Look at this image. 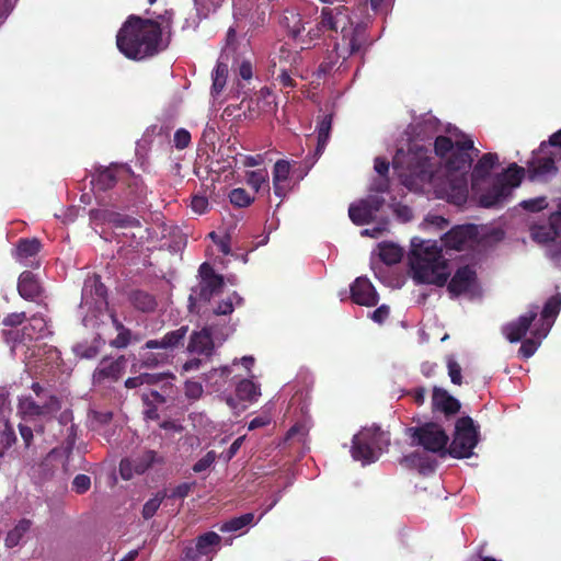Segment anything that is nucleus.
I'll use <instances>...</instances> for the list:
<instances>
[{"mask_svg":"<svg viewBox=\"0 0 561 561\" xmlns=\"http://www.w3.org/2000/svg\"><path fill=\"white\" fill-rule=\"evenodd\" d=\"M530 234L539 243H547L561 238V199L557 204V209L550 214L548 222L531 226Z\"/></svg>","mask_w":561,"mask_h":561,"instance_id":"nucleus-11","label":"nucleus"},{"mask_svg":"<svg viewBox=\"0 0 561 561\" xmlns=\"http://www.w3.org/2000/svg\"><path fill=\"white\" fill-rule=\"evenodd\" d=\"M298 57L299 56H298L297 51H293L284 45L280 46L278 55H277L279 64L285 62V64H288L289 66H293L294 64H296Z\"/></svg>","mask_w":561,"mask_h":561,"instance_id":"nucleus-59","label":"nucleus"},{"mask_svg":"<svg viewBox=\"0 0 561 561\" xmlns=\"http://www.w3.org/2000/svg\"><path fill=\"white\" fill-rule=\"evenodd\" d=\"M510 197L507 187L494 180L492 186L479 196V205L484 208H500Z\"/></svg>","mask_w":561,"mask_h":561,"instance_id":"nucleus-19","label":"nucleus"},{"mask_svg":"<svg viewBox=\"0 0 561 561\" xmlns=\"http://www.w3.org/2000/svg\"><path fill=\"white\" fill-rule=\"evenodd\" d=\"M139 356V367L146 369H153L167 365L173 358V354H169L164 350H157V352H153V350L141 348Z\"/></svg>","mask_w":561,"mask_h":561,"instance_id":"nucleus-25","label":"nucleus"},{"mask_svg":"<svg viewBox=\"0 0 561 561\" xmlns=\"http://www.w3.org/2000/svg\"><path fill=\"white\" fill-rule=\"evenodd\" d=\"M448 375L454 385L460 386L462 382L461 376V367L460 365L453 358H448L447 360Z\"/></svg>","mask_w":561,"mask_h":561,"instance_id":"nucleus-56","label":"nucleus"},{"mask_svg":"<svg viewBox=\"0 0 561 561\" xmlns=\"http://www.w3.org/2000/svg\"><path fill=\"white\" fill-rule=\"evenodd\" d=\"M327 31L341 33V43L343 46H347V55H343V61L355 54H365L371 45L367 24L364 22L354 23L350 15V9L342 4L323 7L317 26L310 28L308 35L313 39L320 37L321 33Z\"/></svg>","mask_w":561,"mask_h":561,"instance_id":"nucleus-3","label":"nucleus"},{"mask_svg":"<svg viewBox=\"0 0 561 561\" xmlns=\"http://www.w3.org/2000/svg\"><path fill=\"white\" fill-rule=\"evenodd\" d=\"M409 265L413 280H448L453 273L449 261L436 241L414 237L411 240Z\"/></svg>","mask_w":561,"mask_h":561,"instance_id":"nucleus-5","label":"nucleus"},{"mask_svg":"<svg viewBox=\"0 0 561 561\" xmlns=\"http://www.w3.org/2000/svg\"><path fill=\"white\" fill-rule=\"evenodd\" d=\"M183 561H209V559H203L196 545H191L183 550Z\"/></svg>","mask_w":561,"mask_h":561,"instance_id":"nucleus-64","label":"nucleus"},{"mask_svg":"<svg viewBox=\"0 0 561 561\" xmlns=\"http://www.w3.org/2000/svg\"><path fill=\"white\" fill-rule=\"evenodd\" d=\"M72 491L77 494H84L91 488V478L88 474H77L72 480Z\"/></svg>","mask_w":561,"mask_h":561,"instance_id":"nucleus-53","label":"nucleus"},{"mask_svg":"<svg viewBox=\"0 0 561 561\" xmlns=\"http://www.w3.org/2000/svg\"><path fill=\"white\" fill-rule=\"evenodd\" d=\"M499 162V157L496 153H484L476 163L472 170V179L473 180H484L490 175V172L494 169V167Z\"/></svg>","mask_w":561,"mask_h":561,"instance_id":"nucleus-31","label":"nucleus"},{"mask_svg":"<svg viewBox=\"0 0 561 561\" xmlns=\"http://www.w3.org/2000/svg\"><path fill=\"white\" fill-rule=\"evenodd\" d=\"M221 538L215 531H207L198 536L195 540V545L203 559H209L210 554L215 552L216 547L220 545Z\"/></svg>","mask_w":561,"mask_h":561,"instance_id":"nucleus-29","label":"nucleus"},{"mask_svg":"<svg viewBox=\"0 0 561 561\" xmlns=\"http://www.w3.org/2000/svg\"><path fill=\"white\" fill-rule=\"evenodd\" d=\"M421 285H435L437 287L446 286L450 298L463 297L473 300L482 296L480 283H420Z\"/></svg>","mask_w":561,"mask_h":561,"instance_id":"nucleus-17","label":"nucleus"},{"mask_svg":"<svg viewBox=\"0 0 561 561\" xmlns=\"http://www.w3.org/2000/svg\"><path fill=\"white\" fill-rule=\"evenodd\" d=\"M131 331L127 328L124 331L117 333L116 337L110 342V345L114 348H126L131 342Z\"/></svg>","mask_w":561,"mask_h":561,"instance_id":"nucleus-54","label":"nucleus"},{"mask_svg":"<svg viewBox=\"0 0 561 561\" xmlns=\"http://www.w3.org/2000/svg\"><path fill=\"white\" fill-rule=\"evenodd\" d=\"M369 435V432H366L364 428L358 434H356L352 440V457L355 460L362 461L363 465L375 462L378 458V455L373 449L371 445H369V442H367Z\"/></svg>","mask_w":561,"mask_h":561,"instance_id":"nucleus-16","label":"nucleus"},{"mask_svg":"<svg viewBox=\"0 0 561 561\" xmlns=\"http://www.w3.org/2000/svg\"><path fill=\"white\" fill-rule=\"evenodd\" d=\"M403 256L402 249L391 242H383L379 244V257L387 265H393L401 261Z\"/></svg>","mask_w":561,"mask_h":561,"instance_id":"nucleus-35","label":"nucleus"},{"mask_svg":"<svg viewBox=\"0 0 561 561\" xmlns=\"http://www.w3.org/2000/svg\"><path fill=\"white\" fill-rule=\"evenodd\" d=\"M31 389L38 400L31 396L19 399L18 409L24 416L51 419L61 409V400L39 382H33Z\"/></svg>","mask_w":561,"mask_h":561,"instance_id":"nucleus-7","label":"nucleus"},{"mask_svg":"<svg viewBox=\"0 0 561 561\" xmlns=\"http://www.w3.org/2000/svg\"><path fill=\"white\" fill-rule=\"evenodd\" d=\"M193 486H194V483L183 482V483L176 485L174 489H172V491L169 494H167V497L184 499L190 494Z\"/></svg>","mask_w":561,"mask_h":561,"instance_id":"nucleus-62","label":"nucleus"},{"mask_svg":"<svg viewBox=\"0 0 561 561\" xmlns=\"http://www.w3.org/2000/svg\"><path fill=\"white\" fill-rule=\"evenodd\" d=\"M366 432H369V437L375 436V447L378 453H382L390 445V434L388 432H383L379 426H373L369 428H365Z\"/></svg>","mask_w":561,"mask_h":561,"instance_id":"nucleus-43","label":"nucleus"},{"mask_svg":"<svg viewBox=\"0 0 561 561\" xmlns=\"http://www.w3.org/2000/svg\"><path fill=\"white\" fill-rule=\"evenodd\" d=\"M348 216L350 219L357 226L367 225L375 219L363 199H360L357 204H352L350 206Z\"/></svg>","mask_w":561,"mask_h":561,"instance_id":"nucleus-33","label":"nucleus"},{"mask_svg":"<svg viewBox=\"0 0 561 561\" xmlns=\"http://www.w3.org/2000/svg\"><path fill=\"white\" fill-rule=\"evenodd\" d=\"M88 291L95 296V304H106L107 288L104 283H92L90 286L85 284L84 287L82 288V295L85 296Z\"/></svg>","mask_w":561,"mask_h":561,"instance_id":"nucleus-48","label":"nucleus"},{"mask_svg":"<svg viewBox=\"0 0 561 561\" xmlns=\"http://www.w3.org/2000/svg\"><path fill=\"white\" fill-rule=\"evenodd\" d=\"M89 217L91 221L95 224H108L116 229H133L141 227V222L138 218L107 208L91 209L89 211Z\"/></svg>","mask_w":561,"mask_h":561,"instance_id":"nucleus-10","label":"nucleus"},{"mask_svg":"<svg viewBox=\"0 0 561 561\" xmlns=\"http://www.w3.org/2000/svg\"><path fill=\"white\" fill-rule=\"evenodd\" d=\"M173 391V383L170 381H165L161 385L160 390L150 389L141 394V400L144 404H149V402H153L154 404H163L167 402V398L171 396Z\"/></svg>","mask_w":561,"mask_h":561,"instance_id":"nucleus-32","label":"nucleus"},{"mask_svg":"<svg viewBox=\"0 0 561 561\" xmlns=\"http://www.w3.org/2000/svg\"><path fill=\"white\" fill-rule=\"evenodd\" d=\"M165 497H167L165 492H158L153 497L149 499L144 504L142 512H141L142 517L145 519H150L151 517H153Z\"/></svg>","mask_w":561,"mask_h":561,"instance_id":"nucleus-45","label":"nucleus"},{"mask_svg":"<svg viewBox=\"0 0 561 561\" xmlns=\"http://www.w3.org/2000/svg\"><path fill=\"white\" fill-rule=\"evenodd\" d=\"M18 291L24 300L37 305L44 304L46 299L45 290L39 283H18Z\"/></svg>","mask_w":561,"mask_h":561,"instance_id":"nucleus-30","label":"nucleus"},{"mask_svg":"<svg viewBox=\"0 0 561 561\" xmlns=\"http://www.w3.org/2000/svg\"><path fill=\"white\" fill-rule=\"evenodd\" d=\"M474 232L472 225L455 226L443 236L442 241L447 249L461 250L474 237Z\"/></svg>","mask_w":561,"mask_h":561,"instance_id":"nucleus-18","label":"nucleus"},{"mask_svg":"<svg viewBox=\"0 0 561 561\" xmlns=\"http://www.w3.org/2000/svg\"><path fill=\"white\" fill-rule=\"evenodd\" d=\"M157 460V453L153 450H147L144 454L131 458L133 469L136 474L145 473Z\"/></svg>","mask_w":561,"mask_h":561,"instance_id":"nucleus-39","label":"nucleus"},{"mask_svg":"<svg viewBox=\"0 0 561 561\" xmlns=\"http://www.w3.org/2000/svg\"><path fill=\"white\" fill-rule=\"evenodd\" d=\"M117 173L118 168L116 167L99 169L93 175L91 183L95 190L105 192L113 188L117 183Z\"/></svg>","mask_w":561,"mask_h":561,"instance_id":"nucleus-27","label":"nucleus"},{"mask_svg":"<svg viewBox=\"0 0 561 561\" xmlns=\"http://www.w3.org/2000/svg\"><path fill=\"white\" fill-rule=\"evenodd\" d=\"M16 440V435L12 425L4 421L0 430V457L3 456L4 451L10 448Z\"/></svg>","mask_w":561,"mask_h":561,"instance_id":"nucleus-42","label":"nucleus"},{"mask_svg":"<svg viewBox=\"0 0 561 561\" xmlns=\"http://www.w3.org/2000/svg\"><path fill=\"white\" fill-rule=\"evenodd\" d=\"M479 442V428L470 416L457 420L453 440L447 447V454L453 458H469Z\"/></svg>","mask_w":561,"mask_h":561,"instance_id":"nucleus-9","label":"nucleus"},{"mask_svg":"<svg viewBox=\"0 0 561 561\" xmlns=\"http://www.w3.org/2000/svg\"><path fill=\"white\" fill-rule=\"evenodd\" d=\"M126 362L124 355L118 356L111 363H107V359L103 358L100 366L93 373V382L102 383L105 380L117 381L125 370Z\"/></svg>","mask_w":561,"mask_h":561,"instance_id":"nucleus-14","label":"nucleus"},{"mask_svg":"<svg viewBox=\"0 0 561 561\" xmlns=\"http://www.w3.org/2000/svg\"><path fill=\"white\" fill-rule=\"evenodd\" d=\"M225 283H198L192 288L188 297L190 306H196L210 301L215 296L222 293Z\"/></svg>","mask_w":561,"mask_h":561,"instance_id":"nucleus-23","label":"nucleus"},{"mask_svg":"<svg viewBox=\"0 0 561 561\" xmlns=\"http://www.w3.org/2000/svg\"><path fill=\"white\" fill-rule=\"evenodd\" d=\"M215 460L216 454L214 450H210L194 463L193 471L196 473L203 472L207 470L215 462Z\"/></svg>","mask_w":561,"mask_h":561,"instance_id":"nucleus-55","label":"nucleus"},{"mask_svg":"<svg viewBox=\"0 0 561 561\" xmlns=\"http://www.w3.org/2000/svg\"><path fill=\"white\" fill-rule=\"evenodd\" d=\"M332 127V115L328 114L322 117L320 123L318 124V145L317 151H322L329 140L330 131Z\"/></svg>","mask_w":561,"mask_h":561,"instance_id":"nucleus-41","label":"nucleus"},{"mask_svg":"<svg viewBox=\"0 0 561 561\" xmlns=\"http://www.w3.org/2000/svg\"><path fill=\"white\" fill-rule=\"evenodd\" d=\"M198 273L202 278L201 280H224V277L216 274L213 266L207 262L199 266Z\"/></svg>","mask_w":561,"mask_h":561,"instance_id":"nucleus-61","label":"nucleus"},{"mask_svg":"<svg viewBox=\"0 0 561 561\" xmlns=\"http://www.w3.org/2000/svg\"><path fill=\"white\" fill-rule=\"evenodd\" d=\"M525 176V169L516 163H512L502 173L497 174L495 181L507 187V192L512 196V190L519 186Z\"/></svg>","mask_w":561,"mask_h":561,"instance_id":"nucleus-26","label":"nucleus"},{"mask_svg":"<svg viewBox=\"0 0 561 561\" xmlns=\"http://www.w3.org/2000/svg\"><path fill=\"white\" fill-rule=\"evenodd\" d=\"M208 199L205 196L195 195L192 198L191 207L194 213L202 215L205 214L208 209Z\"/></svg>","mask_w":561,"mask_h":561,"instance_id":"nucleus-63","label":"nucleus"},{"mask_svg":"<svg viewBox=\"0 0 561 561\" xmlns=\"http://www.w3.org/2000/svg\"><path fill=\"white\" fill-rule=\"evenodd\" d=\"M104 340L100 335L93 339L91 343H79L75 347L76 354L81 358L91 359L99 355L101 347L104 345Z\"/></svg>","mask_w":561,"mask_h":561,"instance_id":"nucleus-37","label":"nucleus"},{"mask_svg":"<svg viewBox=\"0 0 561 561\" xmlns=\"http://www.w3.org/2000/svg\"><path fill=\"white\" fill-rule=\"evenodd\" d=\"M188 332L187 325H182L176 330L167 332L161 339L148 340L142 350H164L172 354L174 350L184 345L186 334Z\"/></svg>","mask_w":561,"mask_h":561,"instance_id":"nucleus-12","label":"nucleus"},{"mask_svg":"<svg viewBox=\"0 0 561 561\" xmlns=\"http://www.w3.org/2000/svg\"><path fill=\"white\" fill-rule=\"evenodd\" d=\"M267 181V171L260 169L256 171L247 172V183L255 191L259 192L262 184Z\"/></svg>","mask_w":561,"mask_h":561,"instance_id":"nucleus-50","label":"nucleus"},{"mask_svg":"<svg viewBox=\"0 0 561 561\" xmlns=\"http://www.w3.org/2000/svg\"><path fill=\"white\" fill-rule=\"evenodd\" d=\"M473 149V140L468 136H462L457 141L447 136H437L434 141V151L445 160L446 172L449 173L467 175L473 161L470 154Z\"/></svg>","mask_w":561,"mask_h":561,"instance_id":"nucleus-6","label":"nucleus"},{"mask_svg":"<svg viewBox=\"0 0 561 561\" xmlns=\"http://www.w3.org/2000/svg\"><path fill=\"white\" fill-rule=\"evenodd\" d=\"M392 165L394 170L402 169L399 175L402 179V183L410 190L430 183L433 185L438 198H445L458 206L467 201V175L446 172L442 178L436 176L430 150L423 146L410 145L407 152L399 149L393 157Z\"/></svg>","mask_w":561,"mask_h":561,"instance_id":"nucleus-1","label":"nucleus"},{"mask_svg":"<svg viewBox=\"0 0 561 561\" xmlns=\"http://www.w3.org/2000/svg\"><path fill=\"white\" fill-rule=\"evenodd\" d=\"M254 520V514L253 513H245L238 517H232L229 520L225 522L220 526V531L222 533H231V531H238L242 528L253 524Z\"/></svg>","mask_w":561,"mask_h":561,"instance_id":"nucleus-38","label":"nucleus"},{"mask_svg":"<svg viewBox=\"0 0 561 561\" xmlns=\"http://www.w3.org/2000/svg\"><path fill=\"white\" fill-rule=\"evenodd\" d=\"M141 378H142L144 386H157L159 383L162 385L163 382L169 381V379L173 378V375L171 373H159V374L142 373Z\"/></svg>","mask_w":561,"mask_h":561,"instance_id":"nucleus-51","label":"nucleus"},{"mask_svg":"<svg viewBox=\"0 0 561 561\" xmlns=\"http://www.w3.org/2000/svg\"><path fill=\"white\" fill-rule=\"evenodd\" d=\"M477 279V264L469 263L461 266H458L454 276L448 280H476Z\"/></svg>","mask_w":561,"mask_h":561,"instance_id":"nucleus-47","label":"nucleus"},{"mask_svg":"<svg viewBox=\"0 0 561 561\" xmlns=\"http://www.w3.org/2000/svg\"><path fill=\"white\" fill-rule=\"evenodd\" d=\"M560 310L561 294L557 293L547 299L540 312L539 306L531 305L526 313L503 325L502 333L511 343L522 342L518 354L527 359L548 335Z\"/></svg>","mask_w":561,"mask_h":561,"instance_id":"nucleus-2","label":"nucleus"},{"mask_svg":"<svg viewBox=\"0 0 561 561\" xmlns=\"http://www.w3.org/2000/svg\"><path fill=\"white\" fill-rule=\"evenodd\" d=\"M230 203L237 207H248L254 201V196L250 195L244 188H233L229 193Z\"/></svg>","mask_w":561,"mask_h":561,"instance_id":"nucleus-46","label":"nucleus"},{"mask_svg":"<svg viewBox=\"0 0 561 561\" xmlns=\"http://www.w3.org/2000/svg\"><path fill=\"white\" fill-rule=\"evenodd\" d=\"M162 28L159 22L131 14L116 35L118 50L128 59L142 60L162 48Z\"/></svg>","mask_w":561,"mask_h":561,"instance_id":"nucleus-4","label":"nucleus"},{"mask_svg":"<svg viewBox=\"0 0 561 561\" xmlns=\"http://www.w3.org/2000/svg\"><path fill=\"white\" fill-rule=\"evenodd\" d=\"M42 250V243L37 238H21L16 242L14 257L22 264L34 266V261ZM35 267H39V262H35Z\"/></svg>","mask_w":561,"mask_h":561,"instance_id":"nucleus-15","label":"nucleus"},{"mask_svg":"<svg viewBox=\"0 0 561 561\" xmlns=\"http://www.w3.org/2000/svg\"><path fill=\"white\" fill-rule=\"evenodd\" d=\"M184 392L188 399L197 400L203 394V386L197 381L188 380L184 385Z\"/></svg>","mask_w":561,"mask_h":561,"instance_id":"nucleus-58","label":"nucleus"},{"mask_svg":"<svg viewBox=\"0 0 561 561\" xmlns=\"http://www.w3.org/2000/svg\"><path fill=\"white\" fill-rule=\"evenodd\" d=\"M352 301L360 306H376L379 300L373 283H351Z\"/></svg>","mask_w":561,"mask_h":561,"instance_id":"nucleus-22","label":"nucleus"},{"mask_svg":"<svg viewBox=\"0 0 561 561\" xmlns=\"http://www.w3.org/2000/svg\"><path fill=\"white\" fill-rule=\"evenodd\" d=\"M400 463L408 469H417L423 474L434 472L436 467L434 459L420 451H413L403 456Z\"/></svg>","mask_w":561,"mask_h":561,"instance_id":"nucleus-24","label":"nucleus"},{"mask_svg":"<svg viewBox=\"0 0 561 561\" xmlns=\"http://www.w3.org/2000/svg\"><path fill=\"white\" fill-rule=\"evenodd\" d=\"M173 141H174L175 148L179 150H183V149L187 148L188 145L191 144L190 131L184 128L178 129L174 134Z\"/></svg>","mask_w":561,"mask_h":561,"instance_id":"nucleus-57","label":"nucleus"},{"mask_svg":"<svg viewBox=\"0 0 561 561\" xmlns=\"http://www.w3.org/2000/svg\"><path fill=\"white\" fill-rule=\"evenodd\" d=\"M227 65L219 62L216 66V69L213 73V85H211V92L213 94H219L222 89L226 85V78H227Z\"/></svg>","mask_w":561,"mask_h":561,"instance_id":"nucleus-44","label":"nucleus"},{"mask_svg":"<svg viewBox=\"0 0 561 561\" xmlns=\"http://www.w3.org/2000/svg\"><path fill=\"white\" fill-rule=\"evenodd\" d=\"M237 397L240 400L253 402L261 396L260 386L250 379H242L236 388Z\"/></svg>","mask_w":561,"mask_h":561,"instance_id":"nucleus-36","label":"nucleus"},{"mask_svg":"<svg viewBox=\"0 0 561 561\" xmlns=\"http://www.w3.org/2000/svg\"><path fill=\"white\" fill-rule=\"evenodd\" d=\"M290 173V164L286 160H278L274 164L273 180L288 182Z\"/></svg>","mask_w":561,"mask_h":561,"instance_id":"nucleus-52","label":"nucleus"},{"mask_svg":"<svg viewBox=\"0 0 561 561\" xmlns=\"http://www.w3.org/2000/svg\"><path fill=\"white\" fill-rule=\"evenodd\" d=\"M214 347L215 345L211 333L208 329L204 328L201 331H194L191 334L187 352L210 356L214 352Z\"/></svg>","mask_w":561,"mask_h":561,"instance_id":"nucleus-20","label":"nucleus"},{"mask_svg":"<svg viewBox=\"0 0 561 561\" xmlns=\"http://www.w3.org/2000/svg\"><path fill=\"white\" fill-rule=\"evenodd\" d=\"M363 201L366 203L374 217H376V214L383 207L386 203L385 198L379 195H369Z\"/></svg>","mask_w":561,"mask_h":561,"instance_id":"nucleus-60","label":"nucleus"},{"mask_svg":"<svg viewBox=\"0 0 561 561\" xmlns=\"http://www.w3.org/2000/svg\"><path fill=\"white\" fill-rule=\"evenodd\" d=\"M31 520L22 519L19 524L8 533L5 538V546L9 548H13L19 545L20 540L23 536L30 530Z\"/></svg>","mask_w":561,"mask_h":561,"instance_id":"nucleus-40","label":"nucleus"},{"mask_svg":"<svg viewBox=\"0 0 561 561\" xmlns=\"http://www.w3.org/2000/svg\"><path fill=\"white\" fill-rule=\"evenodd\" d=\"M433 410L443 412L446 416L455 415L460 410V402L447 390L435 387L432 396Z\"/></svg>","mask_w":561,"mask_h":561,"instance_id":"nucleus-21","label":"nucleus"},{"mask_svg":"<svg viewBox=\"0 0 561 561\" xmlns=\"http://www.w3.org/2000/svg\"><path fill=\"white\" fill-rule=\"evenodd\" d=\"M548 201L546 196H538L535 198L525 199L519 203V206L530 213H538L548 207Z\"/></svg>","mask_w":561,"mask_h":561,"instance_id":"nucleus-49","label":"nucleus"},{"mask_svg":"<svg viewBox=\"0 0 561 561\" xmlns=\"http://www.w3.org/2000/svg\"><path fill=\"white\" fill-rule=\"evenodd\" d=\"M128 300L135 309L141 312H153L158 305L154 295L140 289L131 290Z\"/></svg>","mask_w":561,"mask_h":561,"instance_id":"nucleus-28","label":"nucleus"},{"mask_svg":"<svg viewBox=\"0 0 561 561\" xmlns=\"http://www.w3.org/2000/svg\"><path fill=\"white\" fill-rule=\"evenodd\" d=\"M347 46H343L342 43H336L334 49L327 56V58L319 65V75L327 76L335 67L339 58H343V55H347Z\"/></svg>","mask_w":561,"mask_h":561,"instance_id":"nucleus-34","label":"nucleus"},{"mask_svg":"<svg viewBox=\"0 0 561 561\" xmlns=\"http://www.w3.org/2000/svg\"><path fill=\"white\" fill-rule=\"evenodd\" d=\"M558 173V167L553 157L535 156L527 164L528 179L546 182Z\"/></svg>","mask_w":561,"mask_h":561,"instance_id":"nucleus-13","label":"nucleus"},{"mask_svg":"<svg viewBox=\"0 0 561 561\" xmlns=\"http://www.w3.org/2000/svg\"><path fill=\"white\" fill-rule=\"evenodd\" d=\"M405 435L411 439L410 445L422 447L424 450L444 456L447 454L449 436L442 425L426 422L419 426L405 428Z\"/></svg>","mask_w":561,"mask_h":561,"instance_id":"nucleus-8","label":"nucleus"}]
</instances>
